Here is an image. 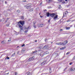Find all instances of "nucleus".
<instances>
[{
	"instance_id": "nucleus-52",
	"label": "nucleus",
	"mask_w": 75,
	"mask_h": 75,
	"mask_svg": "<svg viewBox=\"0 0 75 75\" xmlns=\"http://www.w3.org/2000/svg\"><path fill=\"white\" fill-rule=\"evenodd\" d=\"M40 17L41 18H42V17H43V16H40Z\"/></svg>"
},
{
	"instance_id": "nucleus-12",
	"label": "nucleus",
	"mask_w": 75,
	"mask_h": 75,
	"mask_svg": "<svg viewBox=\"0 0 75 75\" xmlns=\"http://www.w3.org/2000/svg\"><path fill=\"white\" fill-rule=\"evenodd\" d=\"M56 18H58V15H57L56 16H55L54 17V18H53V19L54 20H55Z\"/></svg>"
},
{
	"instance_id": "nucleus-15",
	"label": "nucleus",
	"mask_w": 75,
	"mask_h": 75,
	"mask_svg": "<svg viewBox=\"0 0 75 75\" xmlns=\"http://www.w3.org/2000/svg\"><path fill=\"white\" fill-rule=\"evenodd\" d=\"M47 3H50L51 1H52L51 0H47Z\"/></svg>"
},
{
	"instance_id": "nucleus-49",
	"label": "nucleus",
	"mask_w": 75,
	"mask_h": 75,
	"mask_svg": "<svg viewBox=\"0 0 75 75\" xmlns=\"http://www.w3.org/2000/svg\"><path fill=\"white\" fill-rule=\"evenodd\" d=\"M42 4V3L41 2L40 4V5H41V4Z\"/></svg>"
},
{
	"instance_id": "nucleus-33",
	"label": "nucleus",
	"mask_w": 75,
	"mask_h": 75,
	"mask_svg": "<svg viewBox=\"0 0 75 75\" xmlns=\"http://www.w3.org/2000/svg\"><path fill=\"white\" fill-rule=\"evenodd\" d=\"M49 54V52H47L45 54Z\"/></svg>"
},
{
	"instance_id": "nucleus-11",
	"label": "nucleus",
	"mask_w": 75,
	"mask_h": 75,
	"mask_svg": "<svg viewBox=\"0 0 75 75\" xmlns=\"http://www.w3.org/2000/svg\"><path fill=\"white\" fill-rule=\"evenodd\" d=\"M47 60H45V62H42V63L41 64V65L42 66V65H44V64H45V63L47 62Z\"/></svg>"
},
{
	"instance_id": "nucleus-36",
	"label": "nucleus",
	"mask_w": 75,
	"mask_h": 75,
	"mask_svg": "<svg viewBox=\"0 0 75 75\" xmlns=\"http://www.w3.org/2000/svg\"><path fill=\"white\" fill-rule=\"evenodd\" d=\"M72 62H71L69 63V65H72Z\"/></svg>"
},
{
	"instance_id": "nucleus-54",
	"label": "nucleus",
	"mask_w": 75,
	"mask_h": 75,
	"mask_svg": "<svg viewBox=\"0 0 75 75\" xmlns=\"http://www.w3.org/2000/svg\"><path fill=\"white\" fill-rule=\"evenodd\" d=\"M35 42H37V40H35Z\"/></svg>"
},
{
	"instance_id": "nucleus-35",
	"label": "nucleus",
	"mask_w": 75,
	"mask_h": 75,
	"mask_svg": "<svg viewBox=\"0 0 75 75\" xmlns=\"http://www.w3.org/2000/svg\"><path fill=\"white\" fill-rule=\"evenodd\" d=\"M24 45H25L24 44H23L22 45H21L22 47H24Z\"/></svg>"
},
{
	"instance_id": "nucleus-43",
	"label": "nucleus",
	"mask_w": 75,
	"mask_h": 75,
	"mask_svg": "<svg viewBox=\"0 0 75 75\" xmlns=\"http://www.w3.org/2000/svg\"><path fill=\"white\" fill-rule=\"evenodd\" d=\"M19 54V51H18L17 52V54Z\"/></svg>"
},
{
	"instance_id": "nucleus-14",
	"label": "nucleus",
	"mask_w": 75,
	"mask_h": 75,
	"mask_svg": "<svg viewBox=\"0 0 75 75\" xmlns=\"http://www.w3.org/2000/svg\"><path fill=\"white\" fill-rule=\"evenodd\" d=\"M1 43L4 44H6V41L4 40L3 41L1 42Z\"/></svg>"
},
{
	"instance_id": "nucleus-28",
	"label": "nucleus",
	"mask_w": 75,
	"mask_h": 75,
	"mask_svg": "<svg viewBox=\"0 0 75 75\" xmlns=\"http://www.w3.org/2000/svg\"><path fill=\"white\" fill-rule=\"evenodd\" d=\"M59 8H61V5H59Z\"/></svg>"
},
{
	"instance_id": "nucleus-34",
	"label": "nucleus",
	"mask_w": 75,
	"mask_h": 75,
	"mask_svg": "<svg viewBox=\"0 0 75 75\" xmlns=\"http://www.w3.org/2000/svg\"><path fill=\"white\" fill-rule=\"evenodd\" d=\"M69 52H68L66 54L67 55H68L69 54Z\"/></svg>"
},
{
	"instance_id": "nucleus-29",
	"label": "nucleus",
	"mask_w": 75,
	"mask_h": 75,
	"mask_svg": "<svg viewBox=\"0 0 75 75\" xmlns=\"http://www.w3.org/2000/svg\"><path fill=\"white\" fill-rule=\"evenodd\" d=\"M24 29H27L28 30V29H29V27H28L27 28H24Z\"/></svg>"
},
{
	"instance_id": "nucleus-55",
	"label": "nucleus",
	"mask_w": 75,
	"mask_h": 75,
	"mask_svg": "<svg viewBox=\"0 0 75 75\" xmlns=\"http://www.w3.org/2000/svg\"><path fill=\"white\" fill-rule=\"evenodd\" d=\"M5 4H7V1H6L5 2Z\"/></svg>"
},
{
	"instance_id": "nucleus-62",
	"label": "nucleus",
	"mask_w": 75,
	"mask_h": 75,
	"mask_svg": "<svg viewBox=\"0 0 75 75\" xmlns=\"http://www.w3.org/2000/svg\"><path fill=\"white\" fill-rule=\"evenodd\" d=\"M18 47H19V46H18V47H17V48H18Z\"/></svg>"
},
{
	"instance_id": "nucleus-45",
	"label": "nucleus",
	"mask_w": 75,
	"mask_h": 75,
	"mask_svg": "<svg viewBox=\"0 0 75 75\" xmlns=\"http://www.w3.org/2000/svg\"><path fill=\"white\" fill-rule=\"evenodd\" d=\"M8 10L9 11H11V9H8Z\"/></svg>"
},
{
	"instance_id": "nucleus-24",
	"label": "nucleus",
	"mask_w": 75,
	"mask_h": 75,
	"mask_svg": "<svg viewBox=\"0 0 75 75\" xmlns=\"http://www.w3.org/2000/svg\"><path fill=\"white\" fill-rule=\"evenodd\" d=\"M74 60H75V56L73 58L71 61H74Z\"/></svg>"
},
{
	"instance_id": "nucleus-16",
	"label": "nucleus",
	"mask_w": 75,
	"mask_h": 75,
	"mask_svg": "<svg viewBox=\"0 0 75 75\" xmlns=\"http://www.w3.org/2000/svg\"><path fill=\"white\" fill-rule=\"evenodd\" d=\"M66 48V47L65 46H64V47H62L61 48H60V50H64V49H65V48Z\"/></svg>"
},
{
	"instance_id": "nucleus-27",
	"label": "nucleus",
	"mask_w": 75,
	"mask_h": 75,
	"mask_svg": "<svg viewBox=\"0 0 75 75\" xmlns=\"http://www.w3.org/2000/svg\"><path fill=\"white\" fill-rule=\"evenodd\" d=\"M33 11V8H32L30 10V11Z\"/></svg>"
},
{
	"instance_id": "nucleus-56",
	"label": "nucleus",
	"mask_w": 75,
	"mask_h": 75,
	"mask_svg": "<svg viewBox=\"0 0 75 75\" xmlns=\"http://www.w3.org/2000/svg\"><path fill=\"white\" fill-rule=\"evenodd\" d=\"M39 55H40V56H41V54H40Z\"/></svg>"
},
{
	"instance_id": "nucleus-18",
	"label": "nucleus",
	"mask_w": 75,
	"mask_h": 75,
	"mask_svg": "<svg viewBox=\"0 0 75 75\" xmlns=\"http://www.w3.org/2000/svg\"><path fill=\"white\" fill-rule=\"evenodd\" d=\"M59 45H62V42H59Z\"/></svg>"
},
{
	"instance_id": "nucleus-61",
	"label": "nucleus",
	"mask_w": 75,
	"mask_h": 75,
	"mask_svg": "<svg viewBox=\"0 0 75 75\" xmlns=\"http://www.w3.org/2000/svg\"><path fill=\"white\" fill-rule=\"evenodd\" d=\"M65 1H67V0H65Z\"/></svg>"
},
{
	"instance_id": "nucleus-59",
	"label": "nucleus",
	"mask_w": 75,
	"mask_h": 75,
	"mask_svg": "<svg viewBox=\"0 0 75 75\" xmlns=\"http://www.w3.org/2000/svg\"><path fill=\"white\" fill-rule=\"evenodd\" d=\"M67 21V22H69V21L68 20Z\"/></svg>"
},
{
	"instance_id": "nucleus-31",
	"label": "nucleus",
	"mask_w": 75,
	"mask_h": 75,
	"mask_svg": "<svg viewBox=\"0 0 75 75\" xmlns=\"http://www.w3.org/2000/svg\"><path fill=\"white\" fill-rule=\"evenodd\" d=\"M6 58H7V59H10V57H7L6 58Z\"/></svg>"
},
{
	"instance_id": "nucleus-13",
	"label": "nucleus",
	"mask_w": 75,
	"mask_h": 75,
	"mask_svg": "<svg viewBox=\"0 0 75 75\" xmlns=\"http://www.w3.org/2000/svg\"><path fill=\"white\" fill-rule=\"evenodd\" d=\"M4 13L6 16H7V12L6 11H5Z\"/></svg>"
},
{
	"instance_id": "nucleus-23",
	"label": "nucleus",
	"mask_w": 75,
	"mask_h": 75,
	"mask_svg": "<svg viewBox=\"0 0 75 75\" xmlns=\"http://www.w3.org/2000/svg\"><path fill=\"white\" fill-rule=\"evenodd\" d=\"M66 30H69V27H66Z\"/></svg>"
},
{
	"instance_id": "nucleus-32",
	"label": "nucleus",
	"mask_w": 75,
	"mask_h": 75,
	"mask_svg": "<svg viewBox=\"0 0 75 75\" xmlns=\"http://www.w3.org/2000/svg\"><path fill=\"white\" fill-rule=\"evenodd\" d=\"M44 48H47V46H44Z\"/></svg>"
},
{
	"instance_id": "nucleus-19",
	"label": "nucleus",
	"mask_w": 75,
	"mask_h": 75,
	"mask_svg": "<svg viewBox=\"0 0 75 75\" xmlns=\"http://www.w3.org/2000/svg\"><path fill=\"white\" fill-rule=\"evenodd\" d=\"M17 12L18 13H20V10L18 9L17 11Z\"/></svg>"
},
{
	"instance_id": "nucleus-41",
	"label": "nucleus",
	"mask_w": 75,
	"mask_h": 75,
	"mask_svg": "<svg viewBox=\"0 0 75 75\" xmlns=\"http://www.w3.org/2000/svg\"><path fill=\"white\" fill-rule=\"evenodd\" d=\"M23 2H26V0L23 1Z\"/></svg>"
},
{
	"instance_id": "nucleus-5",
	"label": "nucleus",
	"mask_w": 75,
	"mask_h": 75,
	"mask_svg": "<svg viewBox=\"0 0 75 75\" xmlns=\"http://www.w3.org/2000/svg\"><path fill=\"white\" fill-rule=\"evenodd\" d=\"M36 21H34L33 23V27H34V28H36V26H35V24L36 23Z\"/></svg>"
},
{
	"instance_id": "nucleus-4",
	"label": "nucleus",
	"mask_w": 75,
	"mask_h": 75,
	"mask_svg": "<svg viewBox=\"0 0 75 75\" xmlns=\"http://www.w3.org/2000/svg\"><path fill=\"white\" fill-rule=\"evenodd\" d=\"M34 59V57H32L28 59V62H30V61H33Z\"/></svg>"
},
{
	"instance_id": "nucleus-47",
	"label": "nucleus",
	"mask_w": 75,
	"mask_h": 75,
	"mask_svg": "<svg viewBox=\"0 0 75 75\" xmlns=\"http://www.w3.org/2000/svg\"><path fill=\"white\" fill-rule=\"evenodd\" d=\"M7 21V20H6V21H5V23H6V22Z\"/></svg>"
},
{
	"instance_id": "nucleus-20",
	"label": "nucleus",
	"mask_w": 75,
	"mask_h": 75,
	"mask_svg": "<svg viewBox=\"0 0 75 75\" xmlns=\"http://www.w3.org/2000/svg\"><path fill=\"white\" fill-rule=\"evenodd\" d=\"M37 52V51L35 50V51L33 52L32 54H35V52Z\"/></svg>"
},
{
	"instance_id": "nucleus-37",
	"label": "nucleus",
	"mask_w": 75,
	"mask_h": 75,
	"mask_svg": "<svg viewBox=\"0 0 75 75\" xmlns=\"http://www.w3.org/2000/svg\"><path fill=\"white\" fill-rule=\"evenodd\" d=\"M56 44L57 45H59V43H56Z\"/></svg>"
},
{
	"instance_id": "nucleus-25",
	"label": "nucleus",
	"mask_w": 75,
	"mask_h": 75,
	"mask_svg": "<svg viewBox=\"0 0 75 75\" xmlns=\"http://www.w3.org/2000/svg\"><path fill=\"white\" fill-rule=\"evenodd\" d=\"M15 54H16V53H14L11 56L12 57H14V55H15Z\"/></svg>"
},
{
	"instance_id": "nucleus-51",
	"label": "nucleus",
	"mask_w": 75,
	"mask_h": 75,
	"mask_svg": "<svg viewBox=\"0 0 75 75\" xmlns=\"http://www.w3.org/2000/svg\"><path fill=\"white\" fill-rule=\"evenodd\" d=\"M6 74H9V72H8V73H7V74H5V75H6Z\"/></svg>"
},
{
	"instance_id": "nucleus-40",
	"label": "nucleus",
	"mask_w": 75,
	"mask_h": 75,
	"mask_svg": "<svg viewBox=\"0 0 75 75\" xmlns=\"http://www.w3.org/2000/svg\"><path fill=\"white\" fill-rule=\"evenodd\" d=\"M63 30H62V29H60L59 31H63Z\"/></svg>"
},
{
	"instance_id": "nucleus-60",
	"label": "nucleus",
	"mask_w": 75,
	"mask_h": 75,
	"mask_svg": "<svg viewBox=\"0 0 75 75\" xmlns=\"http://www.w3.org/2000/svg\"><path fill=\"white\" fill-rule=\"evenodd\" d=\"M51 44H52V43H53V42H51Z\"/></svg>"
},
{
	"instance_id": "nucleus-63",
	"label": "nucleus",
	"mask_w": 75,
	"mask_h": 75,
	"mask_svg": "<svg viewBox=\"0 0 75 75\" xmlns=\"http://www.w3.org/2000/svg\"><path fill=\"white\" fill-rule=\"evenodd\" d=\"M40 13L39 14V15H40Z\"/></svg>"
},
{
	"instance_id": "nucleus-26",
	"label": "nucleus",
	"mask_w": 75,
	"mask_h": 75,
	"mask_svg": "<svg viewBox=\"0 0 75 75\" xmlns=\"http://www.w3.org/2000/svg\"><path fill=\"white\" fill-rule=\"evenodd\" d=\"M24 17L23 16H22L21 17V19H22V20H23V19H24Z\"/></svg>"
},
{
	"instance_id": "nucleus-53",
	"label": "nucleus",
	"mask_w": 75,
	"mask_h": 75,
	"mask_svg": "<svg viewBox=\"0 0 75 75\" xmlns=\"http://www.w3.org/2000/svg\"><path fill=\"white\" fill-rule=\"evenodd\" d=\"M45 41L46 42V40H47V39H45Z\"/></svg>"
},
{
	"instance_id": "nucleus-64",
	"label": "nucleus",
	"mask_w": 75,
	"mask_h": 75,
	"mask_svg": "<svg viewBox=\"0 0 75 75\" xmlns=\"http://www.w3.org/2000/svg\"><path fill=\"white\" fill-rule=\"evenodd\" d=\"M74 27L75 28V25H74Z\"/></svg>"
},
{
	"instance_id": "nucleus-44",
	"label": "nucleus",
	"mask_w": 75,
	"mask_h": 75,
	"mask_svg": "<svg viewBox=\"0 0 75 75\" xmlns=\"http://www.w3.org/2000/svg\"><path fill=\"white\" fill-rule=\"evenodd\" d=\"M66 69H67V67L66 68L64 69V71H65V70H66Z\"/></svg>"
},
{
	"instance_id": "nucleus-57",
	"label": "nucleus",
	"mask_w": 75,
	"mask_h": 75,
	"mask_svg": "<svg viewBox=\"0 0 75 75\" xmlns=\"http://www.w3.org/2000/svg\"><path fill=\"white\" fill-rule=\"evenodd\" d=\"M8 41L10 42V41H11L10 40H8Z\"/></svg>"
},
{
	"instance_id": "nucleus-58",
	"label": "nucleus",
	"mask_w": 75,
	"mask_h": 75,
	"mask_svg": "<svg viewBox=\"0 0 75 75\" xmlns=\"http://www.w3.org/2000/svg\"><path fill=\"white\" fill-rule=\"evenodd\" d=\"M8 19H9V18H7V20H8Z\"/></svg>"
},
{
	"instance_id": "nucleus-22",
	"label": "nucleus",
	"mask_w": 75,
	"mask_h": 75,
	"mask_svg": "<svg viewBox=\"0 0 75 75\" xmlns=\"http://www.w3.org/2000/svg\"><path fill=\"white\" fill-rule=\"evenodd\" d=\"M28 75H31V74L30 72H28Z\"/></svg>"
},
{
	"instance_id": "nucleus-38",
	"label": "nucleus",
	"mask_w": 75,
	"mask_h": 75,
	"mask_svg": "<svg viewBox=\"0 0 75 75\" xmlns=\"http://www.w3.org/2000/svg\"><path fill=\"white\" fill-rule=\"evenodd\" d=\"M9 40H10V41H11V38H10Z\"/></svg>"
},
{
	"instance_id": "nucleus-48",
	"label": "nucleus",
	"mask_w": 75,
	"mask_h": 75,
	"mask_svg": "<svg viewBox=\"0 0 75 75\" xmlns=\"http://www.w3.org/2000/svg\"><path fill=\"white\" fill-rule=\"evenodd\" d=\"M16 35H18V33H16Z\"/></svg>"
},
{
	"instance_id": "nucleus-17",
	"label": "nucleus",
	"mask_w": 75,
	"mask_h": 75,
	"mask_svg": "<svg viewBox=\"0 0 75 75\" xmlns=\"http://www.w3.org/2000/svg\"><path fill=\"white\" fill-rule=\"evenodd\" d=\"M71 71H75V68H72L71 69Z\"/></svg>"
},
{
	"instance_id": "nucleus-1",
	"label": "nucleus",
	"mask_w": 75,
	"mask_h": 75,
	"mask_svg": "<svg viewBox=\"0 0 75 75\" xmlns=\"http://www.w3.org/2000/svg\"><path fill=\"white\" fill-rule=\"evenodd\" d=\"M47 17H49V16H51L52 17H54V16H56V14L54 13H50H50L48 12L47 13Z\"/></svg>"
},
{
	"instance_id": "nucleus-8",
	"label": "nucleus",
	"mask_w": 75,
	"mask_h": 75,
	"mask_svg": "<svg viewBox=\"0 0 75 75\" xmlns=\"http://www.w3.org/2000/svg\"><path fill=\"white\" fill-rule=\"evenodd\" d=\"M68 43V41H64L62 43V45H65L67 44Z\"/></svg>"
},
{
	"instance_id": "nucleus-46",
	"label": "nucleus",
	"mask_w": 75,
	"mask_h": 75,
	"mask_svg": "<svg viewBox=\"0 0 75 75\" xmlns=\"http://www.w3.org/2000/svg\"><path fill=\"white\" fill-rule=\"evenodd\" d=\"M17 75V72H16L15 75Z\"/></svg>"
},
{
	"instance_id": "nucleus-2",
	"label": "nucleus",
	"mask_w": 75,
	"mask_h": 75,
	"mask_svg": "<svg viewBox=\"0 0 75 75\" xmlns=\"http://www.w3.org/2000/svg\"><path fill=\"white\" fill-rule=\"evenodd\" d=\"M25 7H26L27 9H30L31 8V6L30 5V4H27Z\"/></svg>"
},
{
	"instance_id": "nucleus-50",
	"label": "nucleus",
	"mask_w": 75,
	"mask_h": 75,
	"mask_svg": "<svg viewBox=\"0 0 75 75\" xmlns=\"http://www.w3.org/2000/svg\"><path fill=\"white\" fill-rule=\"evenodd\" d=\"M9 25L7 24L6 25V26H8Z\"/></svg>"
},
{
	"instance_id": "nucleus-42",
	"label": "nucleus",
	"mask_w": 75,
	"mask_h": 75,
	"mask_svg": "<svg viewBox=\"0 0 75 75\" xmlns=\"http://www.w3.org/2000/svg\"><path fill=\"white\" fill-rule=\"evenodd\" d=\"M48 23H50V19H49V20L48 21Z\"/></svg>"
},
{
	"instance_id": "nucleus-39",
	"label": "nucleus",
	"mask_w": 75,
	"mask_h": 75,
	"mask_svg": "<svg viewBox=\"0 0 75 75\" xmlns=\"http://www.w3.org/2000/svg\"><path fill=\"white\" fill-rule=\"evenodd\" d=\"M48 8H51V6H48Z\"/></svg>"
},
{
	"instance_id": "nucleus-6",
	"label": "nucleus",
	"mask_w": 75,
	"mask_h": 75,
	"mask_svg": "<svg viewBox=\"0 0 75 75\" xmlns=\"http://www.w3.org/2000/svg\"><path fill=\"white\" fill-rule=\"evenodd\" d=\"M19 27L21 29L20 31L21 32V30H23V28L20 24H19Z\"/></svg>"
},
{
	"instance_id": "nucleus-9",
	"label": "nucleus",
	"mask_w": 75,
	"mask_h": 75,
	"mask_svg": "<svg viewBox=\"0 0 75 75\" xmlns=\"http://www.w3.org/2000/svg\"><path fill=\"white\" fill-rule=\"evenodd\" d=\"M58 1L59 2H62L63 3H65L64 0H58Z\"/></svg>"
},
{
	"instance_id": "nucleus-3",
	"label": "nucleus",
	"mask_w": 75,
	"mask_h": 75,
	"mask_svg": "<svg viewBox=\"0 0 75 75\" xmlns=\"http://www.w3.org/2000/svg\"><path fill=\"white\" fill-rule=\"evenodd\" d=\"M18 24H21L22 26H23V25L24 24V21H20L18 22Z\"/></svg>"
},
{
	"instance_id": "nucleus-21",
	"label": "nucleus",
	"mask_w": 75,
	"mask_h": 75,
	"mask_svg": "<svg viewBox=\"0 0 75 75\" xmlns=\"http://www.w3.org/2000/svg\"><path fill=\"white\" fill-rule=\"evenodd\" d=\"M49 72L50 73H51V69L50 68H49Z\"/></svg>"
},
{
	"instance_id": "nucleus-7",
	"label": "nucleus",
	"mask_w": 75,
	"mask_h": 75,
	"mask_svg": "<svg viewBox=\"0 0 75 75\" xmlns=\"http://www.w3.org/2000/svg\"><path fill=\"white\" fill-rule=\"evenodd\" d=\"M38 27H42L44 26V24H38Z\"/></svg>"
},
{
	"instance_id": "nucleus-30",
	"label": "nucleus",
	"mask_w": 75,
	"mask_h": 75,
	"mask_svg": "<svg viewBox=\"0 0 75 75\" xmlns=\"http://www.w3.org/2000/svg\"><path fill=\"white\" fill-rule=\"evenodd\" d=\"M28 32V30H25L24 31V33H27Z\"/></svg>"
},
{
	"instance_id": "nucleus-10",
	"label": "nucleus",
	"mask_w": 75,
	"mask_h": 75,
	"mask_svg": "<svg viewBox=\"0 0 75 75\" xmlns=\"http://www.w3.org/2000/svg\"><path fill=\"white\" fill-rule=\"evenodd\" d=\"M68 14V11H66V12H64L63 13L64 16H66Z\"/></svg>"
}]
</instances>
